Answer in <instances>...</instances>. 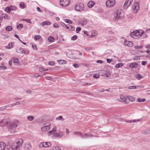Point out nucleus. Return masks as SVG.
I'll return each mask as SVG.
<instances>
[{"label":"nucleus","instance_id":"f257e3e1","mask_svg":"<svg viewBox=\"0 0 150 150\" xmlns=\"http://www.w3.org/2000/svg\"><path fill=\"white\" fill-rule=\"evenodd\" d=\"M23 140L21 138L16 139L14 142L12 144L11 148L13 150H16L21 147L23 143Z\"/></svg>","mask_w":150,"mask_h":150},{"label":"nucleus","instance_id":"f03ea898","mask_svg":"<svg viewBox=\"0 0 150 150\" xmlns=\"http://www.w3.org/2000/svg\"><path fill=\"white\" fill-rule=\"evenodd\" d=\"M17 127V125L16 123H12L8 127V130L12 133H14L16 131V128Z\"/></svg>","mask_w":150,"mask_h":150},{"label":"nucleus","instance_id":"7ed1b4c3","mask_svg":"<svg viewBox=\"0 0 150 150\" xmlns=\"http://www.w3.org/2000/svg\"><path fill=\"white\" fill-rule=\"evenodd\" d=\"M10 122L9 119H3L0 121V126L2 127H5L8 125Z\"/></svg>","mask_w":150,"mask_h":150},{"label":"nucleus","instance_id":"20e7f679","mask_svg":"<svg viewBox=\"0 0 150 150\" xmlns=\"http://www.w3.org/2000/svg\"><path fill=\"white\" fill-rule=\"evenodd\" d=\"M75 10L78 11H81L84 9V5L81 3L76 5L75 7Z\"/></svg>","mask_w":150,"mask_h":150},{"label":"nucleus","instance_id":"39448f33","mask_svg":"<svg viewBox=\"0 0 150 150\" xmlns=\"http://www.w3.org/2000/svg\"><path fill=\"white\" fill-rule=\"evenodd\" d=\"M121 12V10H118L116 11L114 14V19L115 21H117L118 20L120 19Z\"/></svg>","mask_w":150,"mask_h":150},{"label":"nucleus","instance_id":"423d86ee","mask_svg":"<svg viewBox=\"0 0 150 150\" xmlns=\"http://www.w3.org/2000/svg\"><path fill=\"white\" fill-rule=\"evenodd\" d=\"M70 0H60V4L62 6L66 7L70 4Z\"/></svg>","mask_w":150,"mask_h":150},{"label":"nucleus","instance_id":"0eeeda50","mask_svg":"<svg viewBox=\"0 0 150 150\" xmlns=\"http://www.w3.org/2000/svg\"><path fill=\"white\" fill-rule=\"evenodd\" d=\"M115 1L114 0H108L106 3V5L108 7L113 6L115 4Z\"/></svg>","mask_w":150,"mask_h":150},{"label":"nucleus","instance_id":"6e6552de","mask_svg":"<svg viewBox=\"0 0 150 150\" xmlns=\"http://www.w3.org/2000/svg\"><path fill=\"white\" fill-rule=\"evenodd\" d=\"M51 145V143L49 142H43L40 143V147H43L47 148L50 147Z\"/></svg>","mask_w":150,"mask_h":150},{"label":"nucleus","instance_id":"1a4fd4ad","mask_svg":"<svg viewBox=\"0 0 150 150\" xmlns=\"http://www.w3.org/2000/svg\"><path fill=\"white\" fill-rule=\"evenodd\" d=\"M142 134L144 135H148L150 134V128H148L142 129L141 130Z\"/></svg>","mask_w":150,"mask_h":150},{"label":"nucleus","instance_id":"9d476101","mask_svg":"<svg viewBox=\"0 0 150 150\" xmlns=\"http://www.w3.org/2000/svg\"><path fill=\"white\" fill-rule=\"evenodd\" d=\"M133 0H126L124 4V7L125 8H127L130 6L133 1Z\"/></svg>","mask_w":150,"mask_h":150},{"label":"nucleus","instance_id":"9b49d317","mask_svg":"<svg viewBox=\"0 0 150 150\" xmlns=\"http://www.w3.org/2000/svg\"><path fill=\"white\" fill-rule=\"evenodd\" d=\"M124 44L125 46H127L129 47H132L133 45L132 42L127 40H125Z\"/></svg>","mask_w":150,"mask_h":150},{"label":"nucleus","instance_id":"f8f14e48","mask_svg":"<svg viewBox=\"0 0 150 150\" xmlns=\"http://www.w3.org/2000/svg\"><path fill=\"white\" fill-rule=\"evenodd\" d=\"M6 144L3 142H0V150H6Z\"/></svg>","mask_w":150,"mask_h":150},{"label":"nucleus","instance_id":"ddd939ff","mask_svg":"<svg viewBox=\"0 0 150 150\" xmlns=\"http://www.w3.org/2000/svg\"><path fill=\"white\" fill-rule=\"evenodd\" d=\"M140 119H137V120H125L124 121L127 123H131L132 122H139L140 121Z\"/></svg>","mask_w":150,"mask_h":150},{"label":"nucleus","instance_id":"4468645a","mask_svg":"<svg viewBox=\"0 0 150 150\" xmlns=\"http://www.w3.org/2000/svg\"><path fill=\"white\" fill-rule=\"evenodd\" d=\"M66 28L71 31H73L75 30V28L71 25H65Z\"/></svg>","mask_w":150,"mask_h":150},{"label":"nucleus","instance_id":"2eb2a0df","mask_svg":"<svg viewBox=\"0 0 150 150\" xmlns=\"http://www.w3.org/2000/svg\"><path fill=\"white\" fill-rule=\"evenodd\" d=\"M50 129L49 125H46L42 127L41 129L42 131L44 132Z\"/></svg>","mask_w":150,"mask_h":150},{"label":"nucleus","instance_id":"dca6fc26","mask_svg":"<svg viewBox=\"0 0 150 150\" xmlns=\"http://www.w3.org/2000/svg\"><path fill=\"white\" fill-rule=\"evenodd\" d=\"M31 146L30 143L26 144L25 146V150H30L31 149Z\"/></svg>","mask_w":150,"mask_h":150},{"label":"nucleus","instance_id":"f3484780","mask_svg":"<svg viewBox=\"0 0 150 150\" xmlns=\"http://www.w3.org/2000/svg\"><path fill=\"white\" fill-rule=\"evenodd\" d=\"M132 9L134 10H136V12L139 9V6L138 3H136L134 4L132 8Z\"/></svg>","mask_w":150,"mask_h":150},{"label":"nucleus","instance_id":"a211bd4d","mask_svg":"<svg viewBox=\"0 0 150 150\" xmlns=\"http://www.w3.org/2000/svg\"><path fill=\"white\" fill-rule=\"evenodd\" d=\"M138 66V64L136 62L132 63L129 64V67L132 68H136Z\"/></svg>","mask_w":150,"mask_h":150},{"label":"nucleus","instance_id":"6ab92c4d","mask_svg":"<svg viewBox=\"0 0 150 150\" xmlns=\"http://www.w3.org/2000/svg\"><path fill=\"white\" fill-rule=\"evenodd\" d=\"M20 104V103L19 102H16L15 103H12V104H11L9 105H7L6 106V108H8L9 107H11L12 106H13L15 105H19Z\"/></svg>","mask_w":150,"mask_h":150},{"label":"nucleus","instance_id":"aec40b11","mask_svg":"<svg viewBox=\"0 0 150 150\" xmlns=\"http://www.w3.org/2000/svg\"><path fill=\"white\" fill-rule=\"evenodd\" d=\"M95 3L94 1H90L88 3V6L89 8H91L95 5Z\"/></svg>","mask_w":150,"mask_h":150},{"label":"nucleus","instance_id":"412c9836","mask_svg":"<svg viewBox=\"0 0 150 150\" xmlns=\"http://www.w3.org/2000/svg\"><path fill=\"white\" fill-rule=\"evenodd\" d=\"M121 99V101L122 102H124L126 104H128V102H127V99L125 97L123 96H120Z\"/></svg>","mask_w":150,"mask_h":150},{"label":"nucleus","instance_id":"4be33fe9","mask_svg":"<svg viewBox=\"0 0 150 150\" xmlns=\"http://www.w3.org/2000/svg\"><path fill=\"white\" fill-rule=\"evenodd\" d=\"M110 75L111 74L110 71L109 70H107L104 74V76L106 77H110Z\"/></svg>","mask_w":150,"mask_h":150},{"label":"nucleus","instance_id":"5701e85b","mask_svg":"<svg viewBox=\"0 0 150 150\" xmlns=\"http://www.w3.org/2000/svg\"><path fill=\"white\" fill-rule=\"evenodd\" d=\"M42 24L43 26L46 25H49L51 24V22L49 21H45L42 22Z\"/></svg>","mask_w":150,"mask_h":150},{"label":"nucleus","instance_id":"b1692460","mask_svg":"<svg viewBox=\"0 0 150 150\" xmlns=\"http://www.w3.org/2000/svg\"><path fill=\"white\" fill-rule=\"evenodd\" d=\"M127 98L129 101L131 102H134L135 100L134 97L132 96H128Z\"/></svg>","mask_w":150,"mask_h":150},{"label":"nucleus","instance_id":"393cba45","mask_svg":"<svg viewBox=\"0 0 150 150\" xmlns=\"http://www.w3.org/2000/svg\"><path fill=\"white\" fill-rule=\"evenodd\" d=\"M52 149V150H61V148L58 146H53Z\"/></svg>","mask_w":150,"mask_h":150},{"label":"nucleus","instance_id":"a878e982","mask_svg":"<svg viewBox=\"0 0 150 150\" xmlns=\"http://www.w3.org/2000/svg\"><path fill=\"white\" fill-rule=\"evenodd\" d=\"M57 62H59L60 64H65L67 63L66 61L63 60H58Z\"/></svg>","mask_w":150,"mask_h":150},{"label":"nucleus","instance_id":"bb28decb","mask_svg":"<svg viewBox=\"0 0 150 150\" xmlns=\"http://www.w3.org/2000/svg\"><path fill=\"white\" fill-rule=\"evenodd\" d=\"M88 134H82L81 133V134L80 135V136L82 138H87L88 137Z\"/></svg>","mask_w":150,"mask_h":150},{"label":"nucleus","instance_id":"cd10ccee","mask_svg":"<svg viewBox=\"0 0 150 150\" xmlns=\"http://www.w3.org/2000/svg\"><path fill=\"white\" fill-rule=\"evenodd\" d=\"M34 118V117L33 116H29L27 117V119L30 121H33Z\"/></svg>","mask_w":150,"mask_h":150},{"label":"nucleus","instance_id":"c85d7f7f","mask_svg":"<svg viewBox=\"0 0 150 150\" xmlns=\"http://www.w3.org/2000/svg\"><path fill=\"white\" fill-rule=\"evenodd\" d=\"M135 77L138 80H139L142 78V77L141 74H139L135 75Z\"/></svg>","mask_w":150,"mask_h":150},{"label":"nucleus","instance_id":"c756f323","mask_svg":"<svg viewBox=\"0 0 150 150\" xmlns=\"http://www.w3.org/2000/svg\"><path fill=\"white\" fill-rule=\"evenodd\" d=\"M6 30L8 31H10L12 30V28L11 26H8L5 28Z\"/></svg>","mask_w":150,"mask_h":150},{"label":"nucleus","instance_id":"7c9ffc66","mask_svg":"<svg viewBox=\"0 0 150 150\" xmlns=\"http://www.w3.org/2000/svg\"><path fill=\"white\" fill-rule=\"evenodd\" d=\"M123 65V64L122 63H119L115 65V67L116 68H118L122 67Z\"/></svg>","mask_w":150,"mask_h":150},{"label":"nucleus","instance_id":"2f4dec72","mask_svg":"<svg viewBox=\"0 0 150 150\" xmlns=\"http://www.w3.org/2000/svg\"><path fill=\"white\" fill-rule=\"evenodd\" d=\"M135 31H133V32L131 33L130 34V36L133 38H135V36H136Z\"/></svg>","mask_w":150,"mask_h":150},{"label":"nucleus","instance_id":"473e14b6","mask_svg":"<svg viewBox=\"0 0 150 150\" xmlns=\"http://www.w3.org/2000/svg\"><path fill=\"white\" fill-rule=\"evenodd\" d=\"M137 102H144L146 101V99L144 98L141 99L138 98L137 100Z\"/></svg>","mask_w":150,"mask_h":150},{"label":"nucleus","instance_id":"72a5a7b5","mask_svg":"<svg viewBox=\"0 0 150 150\" xmlns=\"http://www.w3.org/2000/svg\"><path fill=\"white\" fill-rule=\"evenodd\" d=\"M24 5V3L23 2H21L19 4L20 8L23 9L25 8Z\"/></svg>","mask_w":150,"mask_h":150},{"label":"nucleus","instance_id":"f704fd0d","mask_svg":"<svg viewBox=\"0 0 150 150\" xmlns=\"http://www.w3.org/2000/svg\"><path fill=\"white\" fill-rule=\"evenodd\" d=\"M48 40L50 42H53L54 40V38L52 37H49L48 39Z\"/></svg>","mask_w":150,"mask_h":150},{"label":"nucleus","instance_id":"c9c22d12","mask_svg":"<svg viewBox=\"0 0 150 150\" xmlns=\"http://www.w3.org/2000/svg\"><path fill=\"white\" fill-rule=\"evenodd\" d=\"M73 134L75 135H79L80 136V134H81V132H73Z\"/></svg>","mask_w":150,"mask_h":150},{"label":"nucleus","instance_id":"e433bc0d","mask_svg":"<svg viewBox=\"0 0 150 150\" xmlns=\"http://www.w3.org/2000/svg\"><path fill=\"white\" fill-rule=\"evenodd\" d=\"M13 62L14 63H18L19 62V60L18 58H15L13 59Z\"/></svg>","mask_w":150,"mask_h":150},{"label":"nucleus","instance_id":"4c0bfd02","mask_svg":"<svg viewBox=\"0 0 150 150\" xmlns=\"http://www.w3.org/2000/svg\"><path fill=\"white\" fill-rule=\"evenodd\" d=\"M40 35H35L34 37V39L35 40H37L40 39Z\"/></svg>","mask_w":150,"mask_h":150},{"label":"nucleus","instance_id":"58836bf2","mask_svg":"<svg viewBox=\"0 0 150 150\" xmlns=\"http://www.w3.org/2000/svg\"><path fill=\"white\" fill-rule=\"evenodd\" d=\"M21 53H24L25 54H29V52L27 51H26L25 50H24L23 48H22V50Z\"/></svg>","mask_w":150,"mask_h":150},{"label":"nucleus","instance_id":"ea45409f","mask_svg":"<svg viewBox=\"0 0 150 150\" xmlns=\"http://www.w3.org/2000/svg\"><path fill=\"white\" fill-rule=\"evenodd\" d=\"M56 119L57 120H62L63 121L64 120V119L62 116H60L58 117H56Z\"/></svg>","mask_w":150,"mask_h":150},{"label":"nucleus","instance_id":"a19ab883","mask_svg":"<svg viewBox=\"0 0 150 150\" xmlns=\"http://www.w3.org/2000/svg\"><path fill=\"white\" fill-rule=\"evenodd\" d=\"M23 27V25L22 24H19L17 26V28L18 29H21Z\"/></svg>","mask_w":150,"mask_h":150},{"label":"nucleus","instance_id":"79ce46f5","mask_svg":"<svg viewBox=\"0 0 150 150\" xmlns=\"http://www.w3.org/2000/svg\"><path fill=\"white\" fill-rule=\"evenodd\" d=\"M97 34V32L93 31L92 33V34H91V37H94Z\"/></svg>","mask_w":150,"mask_h":150},{"label":"nucleus","instance_id":"37998d69","mask_svg":"<svg viewBox=\"0 0 150 150\" xmlns=\"http://www.w3.org/2000/svg\"><path fill=\"white\" fill-rule=\"evenodd\" d=\"M65 21L66 23H69L70 24H71L72 23V21H71L68 19H66L65 20Z\"/></svg>","mask_w":150,"mask_h":150},{"label":"nucleus","instance_id":"c03bdc74","mask_svg":"<svg viewBox=\"0 0 150 150\" xmlns=\"http://www.w3.org/2000/svg\"><path fill=\"white\" fill-rule=\"evenodd\" d=\"M77 36L76 35H74L71 38V40H76L77 38Z\"/></svg>","mask_w":150,"mask_h":150},{"label":"nucleus","instance_id":"a18cd8bd","mask_svg":"<svg viewBox=\"0 0 150 150\" xmlns=\"http://www.w3.org/2000/svg\"><path fill=\"white\" fill-rule=\"evenodd\" d=\"M23 21H26L28 22V23H30V24L32 23V22L31 21L30 19H24L23 20Z\"/></svg>","mask_w":150,"mask_h":150},{"label":"nucleus","instance_id":"49530a36","mask_svg":"<svg viewBox=\"0 0 150 150\" xmlns=\"http://www.w3.org/2000/svg\"><path fill=\"white\" fill-rule=\"evenodd\" d=\"M5 10L6 12H7L8 13H9V11H11L10 7H6Z\"/></svg>","mask_w":150,"mask_h":150},{"label":"nucleus","instance_id":"de8ad7c7","mask_svg":"<svg viewBox=\"0 0 150 150\" xmlns=\"http://www.w3.org/2000/svg\"><path fill=\"white\" fill-rule=\"evenodd\" d=\"M55 64V62L53 61H50L49 62L48 64L51 66H54Z\"/></svg>","mask_w":150,"mask_h":150},{"label":"nucleus","instance_id":"09e8293b","mask_svg":"<svg viewBox=\"0 0 150 150\" xmlns=\"http://www.w3.org/2000/svg\"><path fill=\"white\" fill-rule=\"evenodd\" d=\"M10 7L11 11L16 10V7L15 6H11Z\"/></svg>","mask_w":150,"mask_h":150},{"label":"nucleus","instance_id":"8fccbe9b","mask_svg":"<svg viewBox=\"0 0 150 150\" xmlns=\"http://www.w3.org/2000/svg\"><path fill=\"white\" fill-rule=\"evenodd\" d=\"M100 75L99 74H95L93 75V77L95 78H98L99 77Z\"/></svg>","mask_w":150,"mask_h":150},{"label":"nucleus","instance_id":"3c124183","mask_svg":"<svg viewBox=\"0 0 150 150\" xmlns=\"http://www.w3.org/2000/svg\"><path fill=\"white\" fill-rule=\"evenodd\" d=\"M136 86H131L129 87V88L130 89H135L136 88Z\"/></svg>","mask_w":150,"mask_h":150},{"label":"nucleus","instance_id":"603ef678","mask_svg":"<svg viewBox=\"0 0 150 150\" xmlns=\"http://www.w3.org/2000/svg\"><path fill=\"white\" fill-rule=\"evenodd\" d=\"M13 47V45L12 44V43H9L7 47H8L9 49H11Z\"/></svg>","mask_w":150,"mask_h":150},{"label":"nucleus","instance_id":"864d4df0","mask_svg":"<svg viewBox=\"0 0 150 150\" xmlns=\"http://www.w3.org/2000/svg\"><path fill=\"white\" fill-rule=\"evenodd\" d=\"M22 48L21 47H20L17 50V51L18 52L21 53V52L22 51Z\"/></svg>","mask_w":150,"mask_h":150},{"label":"nucleus","instance_id":"5fc2aeb1","mask_svg":"<svg viewBox=\"0 0 150 150\" xmlns=\"http://www.w3.org/2000/svg\"><path fill=\"white\" fill-rule=\"evenodd\" d=\"M45 79L47 80H51L52 79V78L51 77L45 76Z\"/></svg>","mask_w":150,"mask_h":150},{"label":"nucleus","instance_id":"6e6d98bb","mask_svg":"<svg viewBox=\"0 0 150 150\" xmlns=\"http://www.w3.org/2000/svg\"><path fill=\"white\" fill-rule=\"evenodd\" d=\"M135 34H136V36H138L139 35H140V33H139V31L138 30L135 31Z\"/></svg>","mask_w":150,"mask_h":150},{"label":"nucleus","instance_id":"4d7b16f0","mask_svg":"<svg viewBox=\"0 0 150 150\" xmlns=\"http://www.w3.org/2000/svg\"><path fill=\"white\" fill-rule=\"evenodd\" d=\"M81 30V28L80 27L77 28L76 30V33H79Z\"/></svg>","mask_w":150,"mask_h":150},{"label":"nucleus","instance_id":"13d9d810","mask_svg":"<svg viewBox=\"0 0 150 150\" xmlns=\"http://www.w3.org/2000/svg\"><path fill=\"white\" fill-rule=\"evenodd\" d=\"M59 137H62V136L64 134L62 132H60L59 133H58Z\"/></svg>","mask_w":150,"mask_h":150},{"label":"nucleus","instance_id":"bf43d9fd","mask_svg":"<svg viewBox=\"0 0 150 150\" xmlns=\"http://www.w3.org/2000/svg\"><path fill=\"white\" fill-rule=\"evenodd\" d=\"M136 49H141L142 48V47L141 46H137L134 47Z\"/></svg>","mask_w":150,"mask_h":150},{"label":"nucleus","instance_id":"052dcab7","mask_svg":"<svg viewBox=\"0 0 150 150\" xmlns=\"http://www.w3.org/2000/svg\"><path fill=\"white\" fill-rule=\"evenodd\" d=\"M53 26L55 28H57L59 27V25L56 23H54Z\"/></svg>","mask_w":150,"mask_h":150},{"label":"nucleus","instance_id":"680f3d73","mask_svg":"<svg viewBox=\"0 0 150 150\" xmlns=\"http://www.w3.org/2000/svg\"><path fill=\"white\" fill-rule=\"evenodd\" d=\"M92 84L91 83H83L81 85L82 86H86L87 85H91Z\"/></svg>","mask_w":150,"mask_h":150},{"label":"nucleus","instance_id":"e2e57ef3","mask_svg":"<svg viewBox=\"0 0 150 150\" xmlns=\"http://www.w3.org/2000/svg\"><path fill=\"white\" fill-rule=\"evenodd\" d=\"M6 69V67L5 66H0V69H3V70H5Z\"/></svg>","mask_w":150,"mask_h":150},{"label":"nucleus","instance_id":"0e129e2a","mask_svg":"<svg viewBox=\"0 0 150 150\" xmlns=\"http://www.w3.org/2000/svg\"><path fill=\"white\" fill-rule=\"evenodd\" d=\"M73 66L75 68H77L79 67L78 64H73Z\"/></svg>","mask_w":150,"mask_h":150},{"label":"nucleus","instance_id":"69168bd1","mask_svg":"<svg viewBox=\"0 0 150 150\" xmlns=\"http://www.w3.org/2000/svg\"><path fill=\"white\" fill-rule=\"evenodd\" d=\"M39 70L40 71H45V69L42 68H40L39 69Z\"/></svg>","mask_w":150,"mask_h":150},{"label":"nucleus","instance_id":"338daca9","mask_svg":"<svg viewBox=\"0 0 150 150\" xmlns=\"http://www.w3.org/2000/svg\"><path fill=\"white\" fill-rule=\"evenodd\" d=\"M53 134L54 136L55 137H59L58 134L57 133H53Z\"/></svg>","mask_w":150,"mask_h":150},{"label":"nucleus","instance_id":"774afa93","mask_svg":"<svg viewBox=\"0 0 150 150\" xmlns=\"http://www.w3.org/2000/svg\"><path fill=\"white\" fill-rule=\"evenodd\" d=\"M147 63V62L146 61H143L142 62V65H145L146 63Z\"/></svg>","mask_w":150,"mask_h":150}]
</instances>
